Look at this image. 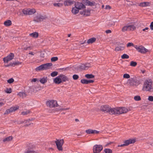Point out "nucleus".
I'll return each mask as SVG.
<instances>
[{"label": "nucleus", "instance_id": "obj_1", "mask_svg": "<svg viewBox=\"0 0 153 153\" xmlns=\"http://www.w3.org/2000/svg\"><path fill=\"white\" fill-rule=\"evenodd\" d=\"M101 111L105 113H108L111 114H119L127 113L128 110L125 107H118L111 108L107 105L101 106Z\"/></svg>", "mask_w": 153, "mask_h": 153}, {"label": "nucleus", "instance_id": "obj_2", "mask_svg": "<svg viewBox=\"0 0 153 153\" xmlns=\"http://www.w3.org/2000/svg\"><path fill=\"white\" fill-rule=\"evenodd\" d=\"M143 91H153V84L151 79L145 80L143 83L142 88Z\"/></svg>", "mask_w": 153, "mask_h": 153}, {"label": "nucleus", "instance_id": "obj_3", "mask_svg": "<svg viewBox=\"0 0 153 153\" xmlns=\"http://www.w3.org/2000/svg\"><path fill=\"white\" fill-rule=\"evenodd\" d=\"M52 65V64L51 63L43 64L36 68L35 70L36 71H37L42 70H46L49 69Z\"/></svg>", "mask_w": 153, "mask_h": 153}, {"label": "nucleus", "instance_id": "obj_4", "mask_svg": "<svg viewBox=\"0 0 153 153\" xmlns=\"http://www.w3.org/2000/svg\"><path fill=\"white\" fill-rule=\"evenodd\" d=\"M134 47L138 52L141 53H145L146 52H150L149 50L146 49L142 45L139 46L136 45Z\"/></svg>", "mask_w": 153, "mask_h": 153}, {"label": "nucleus", "instance_id": "obj_5", "mask_svg": "<svg viewBox=\"0 0 153 153\" xmlns=\"http://www.w3.org/2000/svg\"><path fill=\"white\" fill-rule=\"evenodd\" d=\"M55 143L59 151H62L63 150L62 146L64 143L63 139H56V140L55 141Z\"/></svg>", "mask_w": 153, "mask_h": 153}, {"label": "nucleus", "instance_id": "obj_6", "mask_svg": "<svg viewBox=\"0 0 153 153\" xmlns=\"http://www.w3.org/2000/svg\"><path fill=\"white\" fill-rule=\"evenodd\" d=\"M46 105L48 106L50 108L56 107L58 106L57 101L54 100L47 101L46 102Z\"/></svg>", "mask_w": 153, "mask_h": 153}, {"label": "nucleus", "instance_id": "obj_7", "mask_svg": "<svg viewBox=\"0 0 153 153\" xmlns=\"http://www.w3.org/2000/svg\"><path fill=\"white\" fill-rule=\"evenodd\" d=\"M103 149L102 146L101 145H95L93 147L94 153H99Z\"/></svg>", "mask_w": 153, "mask_h": 153}, {"label": "nucleus", "instance_id": "obj_8", "mask_svg": "<svg viewBox=\"0 0 153 153\" xmlns=\"http://www.w3.org/2000/svg\"><path fill=\"white\" fill-rule=\"evenodd\" d=\"M47 18L46 16H43L41 15H38L34 17L33 21L37 22H39L46 19Z\"/></svg>", "mask_w": 153, "mask_h": 153}, {"label": "nucleus", "instance_id": "obj_9", "mask_svg": "<svg viewBox=\"0 0 153 153\" xmlns=\"http://www.w3.org/2000/svg\"><path fill=\"white\" fill-rule=\"evenodd\" d=\"M14 56V54L12 53H10L6 57L3 58V61L4 62L8 63V62L12 59Z\"/></svg>", "mask_w": 153, "mask_h": 153}, {"label": "nucleus", "instance_id": "obj_10", "mask_svg": "<svg viewBox=\"0 0 153 153\" xmlns=\"http://www.w3.org/2000/svg\"><path fill=\"white\" fill-rule=\"evenodd\" d=\"M74 3L75 7L79 10L83 9L85 8V6L81 2H75Z\"/></svg>", "mask_w": 153, "mask_h": 153}, {"label": "nucleus", "instance_id": "obj_11", "mask_svg": "<svg viewBox=\"0 0 153 153\" xmlns=\"http://www.w3.org/2000/svg\"><path fill=\"white\" fill-rule=\"evenodd\" d=\"M91 66V65L90 63H87L85 64H82L79 66V68L82 70H85L88 69Z\"/></svg>", "mask_w": 153, "mask_h": 153}, {"label": "nucleus", "instance_id": "obj_12", "mask_svg": "<svg viewBox=\"0 0 153 153\" xmlns=\"http://www.w3.org/2000/svg\"><path fill=\"white\" fill-rule=\"evenodd\" d=\"M19 106L11 107L9 109L6 110L4 112V114H8L14 111L19 108Z\"/></svg>", "mask_w": 153, "mask_h": 153}, {"label": "nucleus", "instance_id": "obj_13", "mask_svg": "<svg viewBox=\"0 0 153 153\" xmlns=\"http://www.w3.org/2000/svg\"><path fill=\"white\" fill-rule=\"evenodd\" d=\"M135 142V139L132 138L125 140L123 142V143H124L126 146H127L130 144L134 143Z\"/></svg>", "mask_w": 153, "mask_h": 153}, {"label": "nucleus", "instance_id": "obj_14", "mask_svg": "<svg viewBox=\"0 0 153 153\" xmlns=\"http://www.w3.org/2000/svg\"><path fill=\"white\" fill-rule=\"evenodd\" d=\"M85 132L88 134H98L99 133V131L95 130H92L91 129H88L85 131Z\"/></svg>", "mask_w": 153, "mask_h": 153}, {"label": "nucleus", "instance_id": "obj_15", "mask_svg": "<svg viewBox=\"0 0 153 153\" xmlns=\"http://www.w3.org/2000/svg\"><path fill=\"white\" fill-rule=\"evenodd\" d=\"M75 3L74 0H66L64 2V4L65 6H71Z\"/></svg>", "mask_w": 153, "mask_h": 153}, {"label": "nucleus", "instance_id": "obj_16", "mask_svg": "<svg viewBox=\"0 0 153 153\" xmlns=\"http://www.w3.org/2000/svg\"><path fill=\"white\" fill-rule=\"evenodd\" d=\"M91 10L89 9L85 10L83 11L80 12V14H84L86 16H89L90 15Z\"/></svg>", "mask_w": 153, "mask_h": 153}, {"label": "nucleus", "instance_id": "obj_17", "mask_svg": "<svg viewBox=\"0 0 153 153\" xmlns=\"http://www.w3.org/2000/svg\"><path fill=\"white\" fill-rule=\"evenodd\" d=\"M59 76L61 79L62 82H65L69 80V79L64 75L61 74Z\"/></svg>", "mask_w": 153, "mask_h": 153}, {"label": "nucleus", "instance_id": "obj_18", "mask_svg": "<svg viewBox=\"0 0 153 153\" xmlns=\"http://www.w3.org/2000/svg\"><path fill=\"white\" fill-rule=\"evenodd\" d=\"M139 5L141 7L149 6L150 5V3L148 2H141L140 4Z\"/></svg>", "mask_w": 153, "mask_h": 153}, {"label": "nucleus", "instance_id": "obj_19", "mask_svg": "<svg viewBox=\"0 0 153 153\" xmlns=\"http://www.w3.org/2000/svg\"><path fill=\"white\" fill-rule=\"evenodd\" d=\"M124 46L119 45L118 46L116 47L115 49V51H122L124 49Z\"/></svg>", "mask_w": 153, "mask_h": 153}, {"label": "nucleus", "instance_id": "obj_20", "mask_svg": "<svg viewBox=\"0 0 153 153\" xmlns=\"http://www.w3.org/2000/svg\"><path fill=\"white\" fill-rule=\"evenodd\" d=\"M54 82L56 84H59L62 82L61 79L59 76H57L54 79Z\"/></svg>", "mask_w": 153, "mask_h": 153}, {"label": "nucleus", "instance_id": "obj_21", "mask_svg": "<svg viewBox=\"0 0 153 153\" xmlns=\"http://www.w3.org/2000/svg\"><path fill=\"white\" fill-rule=\"evenodd\" d=\"M13 139V137L12 136H10L3 139V141L4 142H9L11 141Z\"/></svg>", "mask_w": 153, "mask_h": 153}, {"label": "nucleus", "instance_id": "obj_22", "mask_svg": "<svg viewBox=\"0 0 153 153\" xmlns=\"http://www.w3.org/2000/svg\"><path fill=\"white\" fill-rule=\"evenodd\" d=\"M96 39L95 38L93 37L91 38L88 39L87 41V43L88 44H92L95 42Z\"/></svg>", "mask_w": 153, "mask_h": 153}, {"label": "nucleus", "instance_id": "obj_23", "mask_svg": "<svg viewBox=\"0 0 153 153\" xmlns=\"http://www.w3.org/2000/svg\"><path fill=\"white\" fill-rule=\"evenodd\" d=\"M79 10L78 9L76 8L75 6L72 8L71 11L73 14H76L79 12Z\"/></svg>", "mask_w": 153, "mask_h": 153}, {"label": "nucleus", "instance_id": "obj_24", "mask_svg": "<svg viewBox=\"0 0 153 153\" xmlns=\"http://www.w3.org/2000/svg\"><path fill=\"white\" fill-rule=\"evenodd\" d=\"M128 30H134L136 27L134 25H127Z\"/></svg>", "mask_w": 153, "mask_h": 153}, {"label": "nucleus", "instance_id": "obj_25", "mask_svg": "<svg viewBox=\"0 0 153 153\" xmlns=\"http://www.w3.org/2000/svg\"><path fill=\"white\" fill-rule=\"evenodd\" d=\"M47 80V77L46 76L44 77L42 79H41L40 81L42 84H44L46 83Z\"/></svg>", "mask_w": 153, "mask_h": 153}, {"label": "nucleus", "instance_id": "obj_26", "mask_svg": "<svg viewBox=\"0 0 153 153\" xmlns=\"http://www.w3.org/2000/svg\"><path fill=\"white\" fill-rule=\"evenodd\" d=\"M30 36L33 38H37L39 36L38 33L37 32H34L30 34Z\"/></svg>", "mask_w": 153, "mask_h": 153}, {"label": "nucleus", "instance_id": "obj_27", "mask_svg": "<svg viewBox=\"0 0 153 153\" xmlns=\"http://www.w3.org/2000/svg\"><path fill=\"white\" fill-rule=\"evenodd\" d=\"M4 24L6 26H9L12 25V22L10 20H8L4 22Z\"/></svg>", "mask_w": 153, "mask_h": 153}, {"label": "nucleus", "instance_id": "obj_28", "mask_svg": "<svg viewBox=\"0 0 153 153\" xmlns=\"http://www.w3.org/2000/svg\"><path fill=\"white\" fill-rule=\"evenodd\" d=\"M22 62H19V61H17V62H14L13 63L10 64V65L11 66H13V65H21L22 64ZM9 65H8L7 66H9Z\"/></svg>", "mask_w": 153, "mask_h": 153}, {"label": "nucleus", "instance_id": "obj_29", "mask_svg": "<svg viewBox=\"0 0 153 153\" xmlns=\"http://www.w3.org/2000/svg\"><path fill=\"white\" fill-rule=\"evenodd\" d=\"M18 95L20 97H22V98L25 97L26 96V95L25 93L22 92H19L18 94Z\"/></svg>", "mask_w": 153, "mask_h": 153}, {"label": "nucleus", "instance_id": "obj_30", "mask_svg": "<svg viewBox=\"0 0 153 153\" xmlns=\"http://www.w3.org/2000/svg\"><path fill=\"white\" fill-rule=\"evenodd\" d=\"M129 83L130 85L133 86L136 85L137 84V81L134 79H132L130 80Z\"/></svg>", "mask_w": 153, "mask_h": 153}, {"label": "nucleus", "instance_id": "obj_31", "mask_svg": "<svg viewBox=\"0 0 153 153\" xmlns=\"http://www.w3.org/2000/svg\"><path fill=\"white\" fill-rule=\"evenodd\" d=\"M36 12L35 9H32L30 10H28V15H32Z\"/></svg>", "mask_w": 153, "mask_h": 153}, {"label": "nucleus", "instance_id": "obj_32", "mask_svg": "<svg viewBox=\"0 0 153 153\" xmlns=\"http://www.w3.org/2000/svg\"><path fill=\"white\" fill-rule=\"evenodd\" d=\"M85 76L88 79H92L94 77V76L92 74H86Z\"/></svg>", "mask_w": 153, "mask_h": 153}, {"label": "nucleus", "instance_id": "obj_33", "mask_svg": "<svg viewBox=\"0 0 153 153\" xmlns=\"http://www.w3.org/2000/svg\"><path fill=\"white\" fill-rule=\"evenodd\" d=\"M25 153H37V152L34 150H31L28 149L25 152Z\"/></svg>", "mask_w": 153, "mask_h": 153}, {"label": "nucleus", "instance_id": "obj_34", "mask_svg": "<svg viewBox=\"0 0 153 153\" xmlns=\"http://www.w3.org/2000/svg\"><path fill=\"white\" fill-rule=\"evenodd\" d=\"M104 152L105 153H112V150L109 149H105L104 150Z\"/></svg>", "mask_w": 153, "mask_h": 153}, {"label": "nucleus", "instance_id": "obj_35", "mask_svg": "<svg viewBox=\"0 0 153 153\" xmlns=\"http://www.w3.org/2000/svg\"><path fill=\"white\" fill-rule=\"evenodd\" d=\"M121 57L123 59H127L129 58V56L126 54H124L121 56Z\"/></svg>", "mask_w": 153, "mask_h": 153}, {"label": "nucleus", "instance_id": "obj_36", "mask_svg": "<svg viewBox=\"0 0 153 153\" xmlns=\"http://www.w3.org/2000/svg\"><path fill=\"white\" fill-rule=\"evenodd\" d=\"M54 6L59 7H61L63 6V4L60 3H54L53 4Z\"/></svg>", "mask_w": 153, "mask_h": 153}, {"label": "nucleus", "instance_id": "obj_37", "mask_svg": "<svg viewBox=\"0 0 153 153\" xmlns=\"http://www.w3.org/2000/svg\"><path fill=\"white\" fill-rule=\"evenodd\" d=\"M115 25V22L112 21H110L109 22H108V25L109 27L113 26Z\"/></svg>", "mask_w": 153, "mask_h": 153}, {"label": "nucleus", "instance_id": "obj_38", "mask_svg": "<svg viewBox=\"0 0 153 153\" xmlns=\"http://www.w3.org/2000/svg\"><path fill=\"white\" fill-rule=\"evenodd\" d=\"M137 64V63L136 62L132 61L130 62V65L132 67H135Z\"/></svg>", "mask_w": 153, "mask_h": 153}, {"label": "nucleus", "instance_id": "obj_39", "mask_svg": "<svg viewBox=\"0 0 153 153\" xmlns=\"http://www.w3.org/2000/svg\"><path fill=\"white\" fill-rule=\"evenodd\" d=\"M30 113V110H27L26 111H23L21 112V114L23 115H27Z\"/></svg>", "mask_w": 153, "mask_h": 153}, {"label": "nucleus", "instance_id": "obj_40", "mask_svg": "<svg viewBox=\"0 0 153 153\" xmlns=\"http://www.w3.org/2000/svg\"><path fill=\"white\" fill-rule=\"evenodd\" d=\"M5 92L7 94L10 93L12 92V89L11 88H7L6 90H4Z\"/></svg>", "mask_w": 153, "mask_h": 153}, {"label": "nucleus", "instance_id": "obj_41", "mask_svg": "<svg viewBox=\"0 0 153 153\" xmlns=\"http://www.w3.org/2000/svg\"><path fill=\"white\" fill-rule=\"evenodd\" d=\"M87 3L89 6H94L95 5V2H91L87 0Z\"/></svg>", "mask_w": 153, "mask_h": 153}, {"label": "nucleus", "instance_id": "obj_42", "mask_svg": "<svg viewBox=\"0 0 153 153\" xmlns=\"http://www.w3.org/2000/svg\"><path fill=\"white\" fill-rule=\"evenodd\" d=\"M58 72L54 71L52 72L51 74V76L52 77H54L57 76L58 74Z\"/></svg>", "mask_w": 153, "mask_h": 153}, {"label": "nucleus", "instance_id": "obj_43", "mask_svg": "<svg viewBox=\"0 0 153 153\" xmlns=\"http://www.w3.org/2000/svg\"><path fill=\"white\" fill-rule=\"evenodd\" d=\"M134 100L136 101H140L141 100V98L139 96H135L134 97Z\"/></svg>", "mask_w": 153, "mask_h": 153}, {"label": "nucleus", "instance_id": "obj_44", "mask_svg": "<svg viewBox=\"0 0 153 153\" xmlns=\"http://www.w3.org/2000/svg\"><path fill=\"white\" fill-rule=\"evenodd\" d=\"M58 58L57 57H53L51 59V61L52 62H55L58 60Z\"/></svg>", "mask_w": 153, "mask_h": 153}, {"label": "nucleus", "instance_id": "obj_45", "mask_svg": "<svg viewBox=\"0 0 153 153\" xmlns=\"http://www.w3.org/2000/svg\"><path fill=\"white\" fill-rule=\"evenodd\" d=\"M81 82L83 84H87V80L85 79H82L81 80Z\"/></svg>", "mask_w": 153, "mask_h": 153}, {"label": "nucleus", "instance_id": "obj_46", "mask_svg": "<svg viewBox=\"0 0 153 153\" xmlns=\"http://www.w3.org/2000/svg\"><path fill=\"white\" fill-rule=\"evenodd\" d=\"M79 77V76L76 74H74L73 76V78L74 80H77Z\"/></svg>", "mask_w": 153, "mask_h": 153}, {"label": "nucleus", "instance_id": "obj_47", "mask_svg": "<svg viewBox=\"0 0 153 153\" xmlns=\"http://www.w3.org/2000/svg\"><path fill=\"white\" fill-rule=\"evenodd\" d=\"M122 30L123 32H125L126 31L128 30L127 26H124L123 27Z\"/></svg>", "mask_w": 153, "mask_h": 153}, {"label": "nucleus", "instance_id": "obj_48", "mask_svg": "<svg viewBox=\"0 0 153 153\" xmlns=\"http://www.w3.org/2000/svg\"><path fill=\"white\" fill-rule=\"evenodd\" d=\"M22 12L24 14L28 15V10L23 9L22 11Z\"/></svg>", "mask_w": 153, "mask_h": 153}, {"label": "nucleus", "instance_id": "obj_49", "mask_svg": "<svg viewBox=\"0 0 153 153\" xmlns=\"http://www.w3.org/2000/svg\"><path fill=\"white\" fill-rule=\"evenodd\" d=\"M14 81V80L13 78H11L10 79L7 80V82L8 83L10 84H11Z\"/></svg>", "mask_w": 153, "mask_h": 153}, {"label": "nucleus", "instance_id": "obj_50", "mask_svg": "<svg viewBox=\"0 0 153 153\" xmlns=\"http://www.w3.org/2000/svg\"><path fill=\"white\" fill-rule=\"evenodd\" d=\"M123 77L126 79H128L130 77V76L129 74H125L123 75Z\"/></svg>", "mask_w": 153, "mask_h": 153}, {"label": "nucleus", "instance_id": "obj_51", "mask_svg": "<svg viewBox=\"0 0 153 153\" xmlns=\"http://www.w3.org/2000/svg\"><path fill=\"white\" fill-rule=\"evenodd\" d=\"M134 46V44L132 43H130V42L128 43L127 45V47H129L130 46Z\"/></svg>", "mask_w": 153, "mask_h": 153}, {"label": "nucleus", "instance_id": "obj_52", "mask_svg": "<svg viewBox=\"0 0 153 153\" xmlns=\"http://www.w3.org/2000/svg\"><path fill=\"white\" fill-rule=\"evenodd\" d=\"M148 100L150 101H153V96H149L148 97Z\"/></svg>", "mask_w": 153, "mask_h": 153}, {"label": "nucleus", "instance_id": "obj_53", "mask_svg": "<svg viewBox=\"0 0 153 153\" xmlns=\"http://www.w3.org/2000/svg\"><path fill=\"white\" fill-rule=\"evenodd\" d=\"M94 82V80H87V84L90 83H93Z\"/></svg>", "mask_w": 153, "mask_h": 153}, {"label": "nucleus", "instance_id": "obj_54", "mask_svg": "<svg viewBox=\"0 0 153 153\" xmlns=\"http://www.w3.org/2000/svg\"><path fill=\"white\" fill-rule=\"evenodd\" d=\"M150 27L152 30H153V22H152L150 24Z\"/></svg>", "mask_w": 153, "mask_h": 153}, {"label": "nucleus", "instance_id": "obj_55", "mask_svg": "<svg viewBox=\"0 0 153 153\" xmlns=\"http://www.w3.org/2000/svg\"><path fill=\"white\" fill-rule=\"evenodd\" d=\"M34 118H32L31 119H29L27 120L26 121H26L25 123H27V122L29 123L30 121H33V120H34Z\"/></svg>", "mask_w": 153, "mask_h": 153}, {"label": "nucleus", "instance_id": "obj_56", "mask_svg": "<svg viewBox=\"0 0 153 153\" xmlns=\"http://www.w3.org/2000/svg\"><path fill=\"white\" fill-rule=\"evenodd\" d=\"M40 56L41 57L44 58L45 57V53L43 52H41V53Z\"/></svg>", "mask_w": 153, "mask_h": 153}, {"label": "nucleus", "instance_id": "obj_57", "mask_svg": "<svg viewBox=\"0 0 153 153\" xmlns=\"http://www.w3.org/2000/svg\"><path fill=\"white\" fill-rule=\"evenodd\" d=\"M111 8V7L109 5H106L105 7L106 9H110Z\"/></svg>", "mask_w": 153, "mask_h": 153}, {"label": "nucleus", "instance_id": "obj_58", "mask_svg": "<svg viewBox=\"0 0 153 153\" xmlns=\"http://www.w3.org/2000/svg\"><path fill=\"white\" fill-rule=\"evenodd\" d=\"M57 111H62L65 110V108H62L61 107H59V108H57Z\"/></svg>", "mask_w": 153, "mask_h": 153}, {"label": "nucleus", "instance_id": "obj_59", "mask_svg": "<svg viewBox=\"0 0 153 153\" xmlns=\"http://www.w3.org/2000/svg\"><path fill=\"white\" fill-rule=\"evenodd\" d=\"M111 30H106L105 31V32L107 33H111Z\"/></svg>", "mask_w": 153, "mask_h": 153}, {"label": "nucleus", "instance_id": "obj_60", "mask_svg": "<svg viewBox=\"0 0 153 153\" xmlns=\"http://www.w3.org/2000/svg\"><path fill=\"white\" fill-rule=\"evenodd\" d=\"M126 146L124 143V144L120 145H119L118 146V147H123V146Z\"/></svg>", "mask_w": 153, "mask_h": 153}, {"label": "nucleus", "instance_id": "obj_61", "mask_svg": "<svg viewBox=\"0 0 153 153\" xmlns=\"http://www.w3.org/2000/svg\"><path fill=\"white\" fill-rule=\"evenodd\" d=\"M149 29V28L148 27H146L145 28H144L143 29V31H145L146 30H148Z\"/></svg>", "mask_w": 153, "mask_h": 153}, {"label": "nucleus", "instance_id": "obj_62", "mask_svg": "<svg viewBox=\"0 0 153 153\" xmlns=\"http://www.w3.org/2000/svg\"><path fill=\"white\" fill-rule=\"evenodd\" d=\"M37 81L36 78H34L32 80V82H36Z\"/></svg>", "mask_w": 153, "mask_h": 153}, {"label": "nucleus", "instance_id": "obj_63", "mask_svg": "<svg viewBox=\"0 0 153 153\" xmlns=\"http://www.w3.org/2000/svg\"><path fill=\"white\" fill-rule=\"evenodd\" d=\"M4 103L2 102H0V107H1L4 105Z\"/></svg>", "mask_w": 153, "mask_h": 153}, {"label": "nucleus", "instance_id": "obj_64", "mask_svg": "<svg viewBox=\"0 0 153 153\" xmlns=\"http://www.w3.org/2000/svg\"><path fill=\"white\" fill-rule=\"evenodd\" d=\"M141 71L143 74L146 71L145 70H141Z\"/></svg>", "mask_w": 153, "mask_h": 153}]
</instances>
